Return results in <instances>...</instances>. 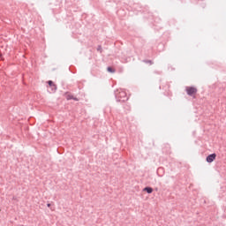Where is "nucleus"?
<instances>
[{
    "instance_id": "nucleus-1",
    "label": "nucleus",
    "mask_w": 226,
    "mask_h": 226,
    "mask_svg": "<svg viewBox=\"0 0 226 226\" xmlns=\"http://www.w3.org/2000/svg\"><path fill=\"white\" fill-rule=\"evenodd\" d=\"M186 93L189 94V96H193V94H197V88L193 87H187Z\"/></svg>"
},
{
    "instance_id": "nucleus-2",
    "label": "nucleus",
    "mask_w": 226,
    "mask_h": 226,
    "mask_svg": "<svg viewBox=\"0 0 226 226\" xmlns=\"http://www.w3.org/2000/svg\"><path fill=\"white\" fill-rule=\"evenodd\" d=\"M216 160V154H209L207 157V163H213L214 161Z\"/></svg>"
},
{
    "instance_id": "nucleus-3",
    "label": "nucleus",
    "mask_w": 226,
    "mask_h": 226,
    "mask_svg": "<svg viewBox=\"0 0 226 226\" xmlns=\"http://www.w3.org/2000/svg\"><path fill=\"white\" fill-rule=\"evenodd\" d=\"M143 190L147 193H153V188L151 187H145Z\"/></svg>"
},
{
    "instance_id": "nucleus-4",
    "label": "nucleus",
    "mask_w": 226,
    "mask_h": 226,
    "mask_svg": "<svg viewBox=\"0 0 226 226\" xmlns=\"http://www.w3.org/2000/svg\"><path fill=\"white\" fill-rule=\"evenodd\" d=\"M48 84L49 87H52V89H56V85H54V82L52 80L48 81Z\"/></svg>"
},
{
    "instance_id": "nucleus-5",
    "label": "nucleus",
    "mask_w": 226,
    "mask_h": 226,
    "mask_svg": "<svg viewBox=\"0 0 226 226\" xmlns=\"http://www.w3.org/2000/svg\"><path fill=\"white\" fill-rule=\"evenodd\" d=\"M66 99L67 100H75V102H79V99L73 98V96H72L71 94H67Z\"/></svg>"
},
{
    "instance_id": "nucleus-6",
    "label": "nucleus",
    "mask_w": 226,
    "mask_h": 226,
    "mask_svg": "<svg viewBox=\"0 0 226 226\" xmlns=\"http://www.w3.org/2000/svg\"><path fill=\"white\" fill-rule=\"evenodd\" d=\"M107 70L109 73H115L116 72V70L112 67H108Z\"/></svg>"
},
{
    "instance_id": "nucleus-7",
    "label": "nucleus",
    "mask_w": 226,
    "mask_h": 226,
    "mask_svg": "<svg viewBox=\"0 0 226 226\" xmlns=\"http://www.w3.org/2000/svg\"><path fill=\"white\" fill-rule=\"evenodd\" d=\"M47 206H48V207H50V203H48V205H47Z\"/></svg>"
}]
</instances>
